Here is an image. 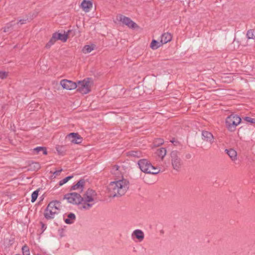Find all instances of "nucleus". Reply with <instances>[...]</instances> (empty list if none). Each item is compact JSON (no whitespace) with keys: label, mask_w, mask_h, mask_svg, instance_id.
Listing matches in <instances>:
<instances>
[{"label":"nucleus","mask_w":255,"mask_h":255,"mask_svg":"<svg viewBox=\"0 0 255 255\" xmlns=\"http://www.w3.org/2000/svg\"><path fill=\"white\" fill-rule=\"evenodd\" d=\"M129 182L126 179L111 182L108 187L110 197L122 196L126 193L129 186Z\"/></svg>","instance_id":"1"},{"label":"nucleus","mask_w":255,"mask_h":255,"mask_svg":"<svg viewBox=\"0 0 255 255\" xmlns=\"http://www.w3.org/2000/svg\"><path fill=\"white\" fill-rule=\"evenodd\" d=\"M61 203L58 200H53L49 202L44 210V216L47 220H51L55 215L59 214L61 210Z\"/></svg>","instance_id":"2"},{"label":"nucleus","mask_w":255,"mask_h":255,"mask_svg":"<svg viewBox=\"0 0 255 255\" xmlns=\"http://www.w3.org/2000/svg\"><path fill=\"white\" fill-rule=\"evenodd\" d=\"M96 195L97 194L95 191L88 189L84 193L83 196L82 197V202L81 203L82 206L81 207V209L85 210L90 209L94 204V203H91V202L94 201V197H96Z\"/></svg>","instance_id":"3"},{"label":"nucleus","mask_w":255,"mask_h":255,"mask_svg":"<svg viewBox=\"0 0 255 255\" xmlns=\"http://www.w3.org/2000/svg\"><path fill=\"white\" fill-rule=\"evenodd\" d=\"M241 118L238 115L231 114L226 119V127L227 129L231 132L236 129V127L241 122Z\"/></svg>","instance_id":"4"},{"label":"nucleus","mask_w":255,"mask_h":255,"mask_svg":"<svg viewBox=\"0 0 255 255\" xmlns=\"http://www.w3.org/2000/svg\"><path fill=\"white\" fill-rule=\"evenodd\" d=\"M92 81L91 78H86L83 81H79L77 83V91L82 94H86L91 91Z\"/></svg>","instance_id":"5"},{"label":"nucleus","mask_w":255,"mask_h":255,"mask_svg":"<svg viewBox=\"0 0 255 255\" xmlns=\"http://www.w3.org/2000/svg\"><path fill=\"white\" fill-rule=\"evenodd\" d=\"M63 199H66L68 202L73 204H81L82 196L76 192L67 193L64 196Z\"/></svg>","instance_id":"6"},{"label":"nucleus","mask_w":255,"mask_h":255,"mask_svg":"<svg viewBox=\"0 0 255 255\" xmlns=\"http://www.w3.org/2000/svg\"><path fill=\"white\" fill-rule=\"evenodd\" d=\"M170 156L173 169L178 171L182 165L181 160L179 156V152L177 150L172 151L170 153Z\"/></svg>","instance_id":"7"},{"label":"nucleus","mask_w":255,"mask_h":255,"mask_svg":"<svg viewBox=\"0 0 255 255\" xmlns=\"http://www.w3.org/2000/svg\"><path fill=\"white\" fill-rule=\"evenodd\" d=\"M117 19L127 25L129 28L134 29L138 27L137 24L131 20L130 18L123 15H120Z\"/></svg>","instance_id":"8"},{"label":"nucleus","mask_w":255,"mask_h":255,"mask_svg":"<svg viewBox=\"0 0 255 255\" xmlns=\"http://www.w3.org/2000/svg\"><path fill=\"white\" fill-rule=\"evenodd\" d=\"M138 167L141 171L148 174V171L151 167L152 164L146 159H141L138 161Z\"/></svg>","instance_id":"9"},{"label":"nucleus","mask_w":255,"mask_h":255,"mask_svg":"<svg viewBox=\"0 0 255 255\" xmlns=\"http://www.w3.org/2000/svg\"><path fill=\"white\" fill-rule=\"evenodd\" d=\"M60 85L63 89L68 90L75 89L77 87L76 83L67 79L62 80L60 81Z\"/></svg>","instance_id":"10"},{"label":"nucleus","mask_w":255,"mask_h":255,"mask_svg":"<svg viewBox=\"0 0 255 255\" xmlns=\"http://www.w3.org/2000/svg\"><path fill=\"white\" fill-rule=\"evenodd\" d=\"M67 136L71 141L75 144L81 143L83 140L82 137L78 133L72 132Z\"/></svg>","instance_id":"11"},{"label":"nucleus","mask_w":255,"mask_h":255,"mask_svg":"<svg viewBox=\"0 0 255 255\" xmlns=\"http://www.w3.org/2000/svg\"><path fill=\"white\" fill-rule=\"evenodd\" d=\"M202 139L207 142L212 143L213 142V134L207 131H203L202 132Z\"/></svg>","instance_id":"12"},{"label":"nucleus","mask_w":255,"mask_h":255,"mask_svg":"<svg viewBox=\"0 0 255 255\" xmlns=\"http://www.w3.org/2000/svg\"><path fill=\"white\" fill-rule=\"evenodd\" d=\"M132 237L134 236L136 239H137L139 242H141L143 241L144 238V235L143 232L140 230H135L132 233Z\"/></svg>","instance_id":"13"},{"label":"nucleus","mask_w":255,"mask_h":255,"mask_svg":"<svg viewBox=\"0 0 255 255\" xmlns=\"http://www.w3.org/2000/svg\"><path fill=\"white\" fill-rule=\"evenodd\" d=\"M93 4L90 0H83L81 4L82 8L85 12L89 11L90 8L92 7Z\"/></svg>","instance_id":"14"},{"label":"nucleus","mask_w":255,"mask_h":255,"mask_svg":"<svg viewBox=\"0 0 255 255\" xmlns=\"http://www.w3.org/2000/svg\"><path fill=\"white\" fill-rule=\"evenodd\" d=\"M225 152L229 155L231 158V160L233 161H236L237 159V151L233 148L229 149H225Z\"/></svg>","instance_id":"15"},{"label":"nucleus","mask_w":255,"mask_h":255,"mask_svg":"<svg viewBox=\"0 0 255 255\" xmlns=\"http://www.w3.org/2000/svg\"><path fill=\"white\" fill-rule=\"evenodd\" d=\"M85 183V180L84 179H81L76 184L72 186L70 190H75L81 189L82 191Z\"/></svg>","instance_id":"16"},{"label":"nucleus","mask_w":255,"mask_h":255,"mask_svg":"<svg viewBox=\"0 0 255 255\" xmlns=\"http://www.w3.org/2000/svg\"><path fill=\"white\" fill-rule=\"evenodd\" d=\"M172 36L169 33H164L161 36V40L162 44H165L171 40Z\"/></svg>","instance_id":"17"},{"label":"nucleus","mask_w":255,"mask_h":255,"mask_svg":"<svg viewBox=\"0 0 255 255\" xmlns=\"http://www.w3.org/2000/svg\"><path fill=\"white\" fill-rule=\"evenodd\" d=\"M76 216L73 213H70L67 215V218L64 219V222L67 224H72L76 220Z\"/></svg>","instance_id":"18"},{"label":"nucleus","mask_w":255,"mask_h":255,"mask_svg":"<svg viewBox=\"0 0 255 255\" xmlns=\"http://www.w3.org/2000/svg\"><path fill=\"white\" fill-rule=\"evenodd\" d=\"M55 34L56 40H60L62 42H66L68 39V34H62L58 32L54 33Z\"/></svg>","instance_id":"19"},{"label":"nucleus","mask_w":255,"mask_h":255,"mask_svg":"<svg viewBox=\"0 0 255 255\" xmlns=\"http://www.w3.org/2000/svg\"><path fill=\"white\" fill-rule=\"evenodd\" d=\"M40 151H42L44 155H46L47 154L46 147L38 146L33 149L34 154H38Z\"/></svg>","instance_id":"20"},{"label":"nucleus","mask_w":255,"mask_h":255,"mask_svg":"<svg viewBox=\"0 0 255 255\" xmlns=\"http://www.w3.org/2000/svg\"><path fill=\"white\" fill-rule=\"evenodd\" d=\"M161 41H157L155 39H153L150 43V48L153 50H156L160 46H162Z\"/></svg>","instance_id":"21"},{"label":"nucleus","mask_w":255,"mask_h":255,"mask_svg":"<svg viewBox=\"0 0 255 255\" xmlns=\"http://www.w3.org/2000/svg\"><path fill=\"white\" fill-rule=\"evenodd\" d=\"M156 153L162 159L166 154V149L163 147L159 148L157 149Z\"/></svg>","instance_id":"22"},{"label":"nucleus","mask_w":255,"mask_h":255,"mask_svg":"<svg viewBox=\"0 0 255 255\" xmlns=\"http://www.w3.org/2000/svg\"><path fill=\"white\" fill-rule=\"evenodd\" d=\"M128 155L139 158L141 156V152L140 151L131 150L128 152Z\"/></svg>","instance_id":"23"},{"label":"nucleus","mask_w":255,"mask_h":255,"mask_svg":"<svg viewBox=\"0 0 255 255\" xmlns=\"http://www.w3.org/2000/svg\"><path fill=\"white\" fill-rule=\"evenodd\" d=\"M55 34L53 33L52 36L49 41V42L46 44V48H49L55 42L57 41Z\"/></svg>","instance_id":"24"},{"label":"nucleus","mask_w":255,"mask_h":255,"mask_svg":"<svg viewBox=\"0 0 255 255\" xmlns=\"http://www.w3.org/2000/svg\"><path fill=\"white\" fill-rule=\"evenodd\" d=\"M160 171V170L159 168L154 167L152 165L151 167L149 169V170L148 171V174H156L158 173Z\"/></svg>","instance_id":"25"},{"label":"nucleus","mask_w":255,"mask_h":255,"mask_svg":"<svg viewBox=\"0 0 255 255\" xmlns=\"http://www.w3.org/2000/svg\"><path fill=\"white\" fill-rule=\"evenodd\" d=\"M255 31L250 29L247 31V37L248 39H255Z\"/></svg>","instance_id":"26"},{"label":"nucleus","mask_w":255,"mask_h":255,"mask_svg":"<svg viewBox=\"0 0 255 255\" xmlns=\"http://www.w3.org/2000/svg\"><path fill=\"white\" fill-rule=\"evenodd\" d=\"M13 21H11L9 23L6 24V26L4 27L3 31L9 32L10 30L12 29V27L13 26L14 24H13Z\"/></svg>","instance_id":"27"},{"label":"nucleus","mask_w":255,"mask_h":255,"mask_svg":"<svg viewBox=\"0 0 255 255\" xmlns=\"http://www.w3.org/2000/svg\"><path fill=\"white\" fill-rule=\"evenodd\" d=\"M38 192L39 190H36L33 192V193L31 194V202L33 203L36 201L38 196Z\"/></svg>","instance_id":"28"},{"label":"nucleus","mask_w":255,"mask_h":255,"mask_svg":"<svg viewBox=\"0 0 255 255\" xmlns=\"http://www.w3.org/2000/svg\"><path fill=\"white\" fill-rule=\"evenodd\" d=\"M23 255H30V252L28 247L25 245L22 248Z\"/></svg>","instance_id":"29"},{"label":"nucleus","mask_w":255,"mask_h":255,"mask_svg":"<svg viewBox=\"0 0 255 255\" xmlns=\"http://www.w3.org/2000/svg\"><path fill=\"white\" fill-rule=\"evenodd\" d=\"M73 176H68L66 177H65V178H64L63 179L60 180L59 182V186H62L63 185V184H65L66 183H67L70 179H71V178H73Z\"/></svg>","instance_id":"30"},{"label":"nucleus","mask_w":255,"mask_h":255,"mask_svg":"<svg viewBox=\"0 0 255 255\" xmlns=\"http://www.w3.org/2000/svg\"><path fill=\"white\" fill-rule=\"evenodd\" d=\"M153 143L155 146H158L164 143V140L162 138H157L155 139Z\"/></svg>","instance_id":"31"},{"label":"nucleus","mask_w":255,"mask_h":255,"mask_svg":"<svg viewBox=\"0 0 255 255\" xmlns=\"http://www.w3.org/2000/svg\"><path fill=\"white\" fill-rule=\"evenodd\" d=\"M93 48L91 46L87 45H85L84 47L83 51V52H84L85 53H90V52H91L92 50H93Z\"/></svg>","instance_id":"32"},{"label":"nucleus","mask_w":255,"mask_h":255,"mask_svg":"<svg viewBox=\"0 0 255 255\" xmlns=\"http://www.w3.org/2000/svg\"><path fill=\"white\" fill-rule=\"evenodd\" d=\"M243 119L246 121L247 122L251 123V124H255V119L252 118L250 117H246Z\"/></svg>","instance_id":"33"},{"label":"nucleus","mask_w":255,"mask_h":255,"mask_svg":"<svg viewBox=\"0 0 255 255\" xmlns=\"http://www.w3.org/2000/svg\"><path fill=\"white\" fill-rule=\"evenodd\" d=\"M7 76V73L3 71H0V78L3 79Z\"/></svg>","instance_id":"34"},{"label":"nucleus","mask_w":255,"mask_h":255,"mask_svg":"<svg viewBox=\"0 0 255 255\" xmlns=\"http://www.w3.org/2000/svg\"><path fill=\"white\" fill-rule=\"evenodd\" d=\"M63 148V146H61L56 147V150L59 154H63V150H62Z\"/></svg>","instance_id":"35"},{"label":"nucleus","mask_w":255,"mask_h":255,"mask_svg":"<svg viewBox=\"0 0 255 255\" xmlns=\"http://www.w3.org/2000/svg\"><path fill=\"white\" fill-rule=\"evenodd\" d=\"M62 170V169H60V170H56L54 172H53V175H55L54 176V178L56 176L59 175Z\"/></svg>","instance_id":"36"},{"label":"nucleus","mask_w":255,"mask_h":255,"mask_svg":"<svg viewBox=\"0 0 255 255\" xmlns=\"http://www.w3.org/2000/svg\"><path fill=\"white\" fill-rule=\"evenodd\" d=\"M170 141L175 145H177L178 144H179V142L174 138H172V139Z\"/></svg>","instance_id":"37"},{"label":"nucleus","mask_w":255,"mask_h":255,"mask_svg":"<svg viewBox=\"0 0 255 255\" xmlns=\"http://www.w3.org/2000/svg\"><path fill=\"white\" fill-rule=\"evenodd\" d=\"M27 19H20L18 20V21L17 22V24L20 23L21 24H25L26 23V21H27Z\"/></svg>","instance_id":"38"},{"label":"nucleus","mask_w":255,"mask_h":255,"mask_svg":"<svg viewBox=\"0 0 255 255\" xmlns=\"http://www.w3.org/2000/svg\"><path fill=\"white\" fill-rule=\"evenodd\" d=\"M34 167L36 170H38L40 168V164L37 162H35L34 163Z\"/></svg>","instance_id":"39"},{"label":"nucleus","mask_w":255,"mask_h":255,"mask_svg":"<svg viewBox=\"0 0 255 255\" xmlns=\"http://www.w3.org/2000/svg\"><path fill=\"white\" fill-rule=\"evenodd\" d=\"M192 157V155L190 153H187L185 155V158L187 159H190Z\"/></svg>","instance_id":"40"},{"label":"nucleus","mask_w":255,"mask_h":255,"mask_svg":"<svg viewBox=\"0 0 255 255\" xmlns=\"http://www.w3.org/2000/svg\"><path fill=\"white\" fill-rule=\"evenodd\" d=\"M42 224V228L43 229L44 228V229H46V227H44V224H43L42 223H41Z\"/></svg>","instance_id":"41"},{"label":"nucleus","mask_w":255,"mask_h":255,"mask_svg":"<svg viewBox=\"0 0 255 255\" xmlns=\"http://www.w3.org/2000/svg\"><path fill=\"white\" fill-rule=\"evenodd\" d=\"M42 224V228L43 229L44 228V229H46V227H44V224H43L42 223H41Z\"/></svg>","instance_id":"42"},{"label":"nucleus","mask_w":255,"mask_h":255,"mask_svg":"<svg viewBox=\"0 0 255 255\" xmlns=\"http://www.w3.org/2000/svg\"><path fill=\"white\" fill-rule=\"evenodd\" d=\"M115 168H116V169L117 170H118L119 169V166H115Z\"/></svg>","instance_id":"43"},{"label":"nucleus","mask_w":255,"mask_h":255,"mask_svg":"<svg viewBox=\"0 0 255 255\" xmlns=\"http://www.w3.org/2000/svg\"><path fill=\"white\" fill-rule=\"evenodd\" d=\"M19 255V254H16V255Z\"/></svg>","instance_id":"44"}]
</instances>
